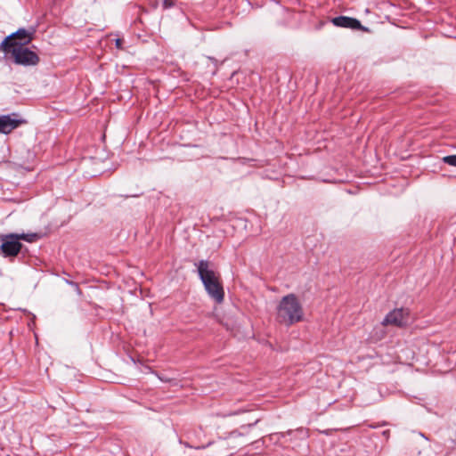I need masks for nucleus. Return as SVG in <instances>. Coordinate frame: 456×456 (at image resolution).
Returning <instances> with one entry per match:
<instances>
[{"instance_id":"f257e3e1","label":"nucleus","mask_w":456,"mask_h":456,"mask_svg":"<svg viewBox=\"0 0 456 456\" xmlns=\"http://www.w3.org/2000/svg\"><path fill=\"white\" fill-rule=\"evenodd\" d=\"M302 305L295 294L284 296L276 307V320L281 324L291 326L303 320Z\"/></svg>"},{"instance_id":"f03ea898","label":"nucleus","mask_w":456,"mask_h":456,"mask_svg":"<svg viewBox=\"0 0 456 456\" xmlns=\"http://www.w3.org/2000/svg\"><path fill=\"white\" fill-rule=\"evenodd\" d=\"M200 281L208 296L217 304H221L224 298V291L222 283L216 276L215 272L209 268V262L200 260L195 264Z\"/></svg>"},{"instance_id":"7ed1b4c3","label":"nucleus","mask_w":456,"mask_h":456,"mask_svg":"<svg viewBox=\"0 0 456 456\" xmlns=\"http://www.w3.org/2000/svg\"><path fill=\"white\" fill-rule=\"evenodd\" d=\"M6 55H10L16 65L24 67L36 66L39 63V56L26 45H14L7 50H2Z\"/></svg>"},{"instance_id":"20e7f679","label":"nucleus","mask_w":456,"mask_h":456,"mask_svg":"<svg viewBox=\"0 0 456 456\" xmlns=\"http://www.w3.org/2000/svg\"><path fill=\"white\" fill-rule=\"evenodd\" d=\"M34 34L35 28H33L30 30L20 28L2 41L0 50H7L14 45H27L32 41Z\"/></svg>"},{"instance_id":"39448f33","label":"nucleus","mask_w":456,"mask_h":456,"mask_svg":"<svg viewBox=\"0 0 456 456\" xmlns=\"http://www.w3.org/2000/svg\"><path fill=\"white\" fill-rule=\"evenodd\" d=\"M0 255L3 257H15L20 252L22 244L19 240L17 233L0 235Z\"/></svg>"},{"instance_id":"423d86ee","label":"nucleus","mask_w":456,"mask_h":456,"mask_svg":"<svg viewBox=\"0 0 456 456\" xmlns=\"http://www.w3.org/2000/svg\"><path fill=\"white\" fill-rule=\"evenodd\" d=\"M410 311L408 308H395L390 311L381 322L383 326L394 325L396 327H404L409 323Z\"/></svg>"},{"instance_id":"0eeeda50","label":"nucleus","mask_w":456,"mask_h":456,"mask_svg":"<svg viewBox=\"0 0 456 456\" xmlns=\"http://www.w3.org/2000/svg\"><path fill=\"white\" fill-rule=\"evenodd\" d=\"M331 23L339 28H351L354 30H367L366 28H364L359 20L352 17L347 16H338L334 17L331 20Z\"/></svg>"},{"instance_id":"6e6552de","label":"nucleus","mask_w":456,"mask_h":456,"mask_svg":"<svg viewBox=\"0 0 456 456\" xmlns=\"http://www.w3.org/2000/svg\"><path fill=\"white\" fill-rule=\"evenodd\" d=\"M21 123L22 121L20 119L12 118L11 115L0 116V133L9 134Z\"/></svg>"},{"instance_id":"1a4fd4ad","label":"nucleus","mask_w":456,"mask_h":456,"mask_svg":"<svg viewBox=\"0 0 456 456\" xmlns=\"http://www.w3.org/2000/svg\"><path fill=\"white\" fill-rule=\"evenodd\" d=\"M19 237V240H22L28 242H32L35 240V239L37 238V235L36 233H17Z\"/></svg>"},{"instance_id":"9d476101","label":"nucleus","mask_w":456,"mask_h":456,"mask_svg":"<svg viewBox=\"0 0 456 456\" xmlns=\"http://www.w3.org/2000/svg\"><path fill=\"white\" fill-rule=\"evenodd\" d=\"M443 162L456 167V155H448L443 158Z\"/></svg>"},{"instance_id":"9b49d317","label":"nucleus","mask_w":456,"mask_h":456,"mask_svg":"<svg viewBox=\"0 0 456 456\" xmlns=\"http://www.w3.org/2000/svg\"><path fill=\"white\" fill-rule=\"evenodd\" d=\"M66 282L70 285V287H73L74 289L76 290V292L78 294V295H81V289L78 286V284L75 281H69L67 280Z\"/></svg>"},{"instance_id":"f8f14e48","label":"nucleus","mask_w":456,"mask_h":456,"mask_svg":"<svg viewBox=\"0 0 456 456\" xmlns=\"http://www.w3.org/2000/svg\"><path fill=\"white\" fill-rule=\"evenodd\" d=\"M162 5L164 9H169L175 5V2L173 0H162Z\"/></svg>"},{"instance_id":"ddd939ff","label":"nucleus","mask_w":456,"mask_h":456,"mask_svg":"<svg viewBox=\"0 0 456 456\" xmlns=\"http://www.w3.org/2000/svg\"><path fill=\"white\" fill-rule=\"evenodd\" d=\"M242 436V434H241V433H240V432H238V431H232V432H231V433H230V435H229V439H232V438H234V437H239V436Z\"/></svg>"},{"instance_id":"4468645a","label":"nucleus","mask_w":456,"mask_h":456,"mask_svg":"<svg viewBox=\"0 0 456 456\" xmlns=\"http://www.w3.org/2000/svg\"><path fill=\"white\" fill-rule=\"evenodd\" d=\"M121 45H122V40H121V39H119V38H118V39L116 40V46H117L118 48H120V47H121Z\"/></svg>"},{"instance_id":"2eb2a0df","label":"nucleus","mask_w":456,"mask_h":456,"mask_svg":"<svg viewBox=\"0 0 456 456\" xmlns=\"http://www.w3.org/2000/svg\"><path fill=\"white\" fill-rule=\"evenodd\" d=\"M257 422H258V420H256L254 423H252V424H248V425L247 426V428H250V427H252V426L256 425ZM241 428H242V429H243V428H246V427H241Z\"/></svg>"},{"instance_id":"dca6fc26","label":"nucleus","mask_w":456,"mask_h":456,"mask_svg":"<svg viewBox=\"0 0 456 456\" xmlns=\"http://www.w3.org/2000/svg\"><path fill=\"white\" fill-rule=\"evenodd\" d=\"M297 431L301 433V434H304V435L306 434V431L304 428H298V429H297Z\"/></svg>"},{"instance_id":"f3484780","label":"nucleus","mask_w":456,"mask_h":456,"mask_svg":"<svg viewBox=\"0 0 456 456\" xmlns=\"http://www.w3.org/2000/svg\"><path fill=\"white\" fill-rule=\"evenodd\" d=\"M220 444H221V445H222V446H224V444H228V443H227L225 440H221V441H220Z\"/></svg>"},{"instance_id":"a211bd4d","label":"nucleus","mask_w":456,"mask_h":456,"mask_svg":"<svg viewBox=\"0 0 456 456\" xmlns=\"http://www.w3.org/2000/svg\"><path fill=\"white\" fill-rule=\"evenodd\" d=\"M209 59L213 61H216V60L213 57H209Z\"/></svg>"},{"instance_id":"6ab92c4d","label":"nucleus","mask_w":456,"mask_h":456,"mask_svg":"<svg viewBox=\"0 0 456 456\" xmlns=\"http://www.w3.org/2000/svg\"><path fill=\"white\" fill-rule=\"evenodd\" d=\"M205 447H206L205 445L200 446V448H205ZM198 448L200 449V446Z\"/></svg>"}]
</instances>
